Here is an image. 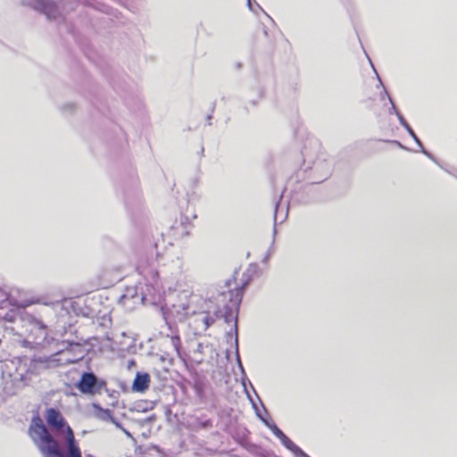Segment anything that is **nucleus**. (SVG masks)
Listing matches in <instances>:
<instances>
[{
	"instance_id": "obj_1",
	"label": "nucleus",
	"mask_w": 457,
	"mask_h": 457,
	"mask_svg": "<svg viewBox=\"0 0 457 457\" xmlns=\"http://www.w3.org/2000/svg\"><path fill=\"white\" fill-rule=\"evenodd\" d=\"M28 434L44 457H63L59 442L53 436L39 416L32 419Z\"/></svg>"
},
{
	"instance_id": "obj_8",
	"label": "nucleus",
	"mask_w": 457,
	"mask_h": 457,
	"mask_svg": "<svg viewBox=\"0 0 457 457\" xmlns=\"http://www.w3.org/2000/svg\"><path fill=\"white\" fill-rule=\"evenodd\" d=\"M170 344L173 346L175 353L179 354L181 346L180 337L179 336L170 337Z\"/></svg>"
},
{
	"instance_id": "obj_6",
	"label": "nucleus",
	"mask_w": 457,
	"mask_h": 457,
	"mask_svg": "<svg viewBox=\"0 0 457 457\" xmlns=\"http://www.w3.org/2000/svg\"><path fill=\"white\" fill-rule=\"evenodd\" d=\"M281 444L288 450L295 453L296 455L308 457L303 451L297 446L287 435L283 436V438L280 439Z\"/></svg>"
},
{
	"instance_id": "obj_2",
	"label": "nucleus",
	"mask_w": 457,
	"mask_h": 457,
	"mask_svg": "<svg viewBox=\"0 0 457 457\" xmlns=\"http://www.w3.org/2000/svg\"><path fill=\"white\" fill-rule=\"evenodd\" d=\"M46 419L47 424L62 436L67 446V457H82L75 434L61 411L55 408H49L46 411Z\"/></svg>"
},
{
	"instance_id": "obj_7",
	"label": "nucleus",
	"mask_w": 457,
	"mask_h": 457,
	"mask_svg": "<svg viewBox=\"0 0 457 457\" xmlns=\"http://www.w3.org/2000/svg\"><path fill=\"white\" fill-rule=\"evenodd\" d=\"M197 322L203 324V329L207 330L215 321L214 317L210 315L209 313L204 312L201 313L195 320Z\"/></svg>"
},
{
	"instance_id": "obj_3",
	"label": "nucleus",
	"mask_w": 457,
	"mask_h": 457,
	"mask_svg": "<svg viewBox=\"0 0 457 457\" xmlns=\"http://www.w3.org/2000/svg\"><path fill=\"white\" fill-rule=\"evenodd\" d=\"M252 280L250 271L243 272L240 274L238 271H235L232 277L227 280L226 287L228 290L223 292V296L228 298L230 309H238L245 287Z\"/></svg>"
},
{
	"instance_id": "obj_4",
	"label": "nucleus",
	"mask_w": 457,
	"mask_h": 457,
	"mask_svg": "<svg viewBox=\"0 0 457 457\" xmlns=\"http://www.w3.org/2000/svg\"><path fill=\"white\" fill-rule=\"evenodd\" d=\"M105 386V382L98 380L92 372H84L77 384V388L83 394H100Z\"/></svg>"
},
{
	"instance_id": "obj_10",
	"label": "nucleus",
	"mask_w": 457,
	"mask_h": 457,
	"mask_svg": "<svg viewBox=\"0 0 457 457\" xmlns=\"http://www.w3.org/2000/svg\"><path fill=\"white\" fill-rule=\"evenodd\" d=\"M248 1V5L251 7V2L250 0H247Z\"/></svg>"
},
{
	"instance_id": "obj_9",
	"label": "nucleus",
	"mask_w": 457,
	"mask_h": 457,
	"mask_svg": "<svg viewBox=\"0 0 457 457\" xmlns=\"http://www.w3.org/2000/svg\"><path fill=\"white\" fill-rule=\"evenodd\" d=\"M273 433L279 440L283 438V436H286V434L278 427L274 428Z\"/></svg>"
},
{
	"instance_id": "obj_5",
	"label": "nucleus",
	"mask_w": 457,
	"mask_h": 457,
	"mask_svg": "<svg viewBox=\"0 0 457 457\" xmlns=\"http://www.w3.org/2000/svg\"><path fill=\"white\" fill-rule=\"evenodd\" d=\"M150 384V376L147 373L137 374L133 382V389L137 392H145L148 389Z\"/></svg>"
}]
</instances>
